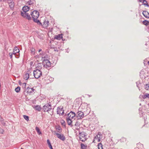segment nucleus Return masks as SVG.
<instances>
[{"label": "nucleus", "mask_w": 149, "mask_h": 149, "mask_svg": "<svg viewBox=\"0 0 149 149\" xmlns=\"http://www.w3.org/2000/svg\"><path fill=\"white\" fill-rule=\"evenodd\" d=\"M0 1L5 2V0H0Z\"/></svg>", "instance_id": "nucleus-46"}, {"label": "nucleus", "mask_w": 149, "mask_h": 149, "mask_svg": "<svg viewBox=\"0 0 149 149\" xmlns=\"http://www.w3.org/2000/svg\"><path fill=\"white\" fill-rule=\"evenodd\" d=\"M86 135V133L84 132L79 133V137L80 140L82 142L85 141L87 139Z\"/></svg>", "instance_id": "nucleus-3"}, {"label": "nucleus", "mask_w": 149, "mask_h": 149, "mask_svg": "<svg viewBox=\"0 0 149 149\" xmlns=\"http://www.w3.org/2000/svg\"><path fill=\"white\" fill-rule=\"evenodd\" d=\"M42 49H39V50H38V52H40L41 51H42Z\"/></svg>", "instance_id": "nucleus-45"}, {"label": "nucleus", "mask_w": 149, "mask_h": 149, "mask_svg": "<svg viewBox=\"0 0 149 149\" xmlns=\"http://www.w3.org/2000/svg\"><path fill=\"white\" fill-rule=\"evenodd\" d=\"M84 116V114L83 112L80 111H79L77 112L76 117L78 118V119L82 118Z\"/></svg>", "instance_id": "nucleus-8"}, {"label": "nucleus", "mask_w": 149, "mask_h": 149, "mask_svg": "<svg viewBox=\"0 0 149 149\" xmlns=\"http://www.w3.org/2000/svg\"><path fill=\"white\" fill-rule=\"evenodd\" d=\"M4 132V131L3 129H1L0 130V133L1 134H3Z\"/></svg>", "instance_id": "nucleus-41"}, {"label": "nucleus", "mask_w": 149, "mask_h": 149, "mask_svg": "<svg viewBox=\"0 0 149 149\" xmlns=\"http://www.w3.org/2000/svg\"><path fill=\"white\" fill-rule=\"evenodd\" d=\"M134 149H139L138 148H135Z\"/></svg>", "instance_id": "nucleus-48"}, {"label": "nucleus", "mask_w": 149, "mask_h": 149, "mask_svg": "<svg viewBox=\"0 0 149 149\" xmlns=\"http://www.w3.org/2000/svg\"><path fill=\"white\" fill-rule=\"evenodd\" d=\"M148 65H149V61H148Z\"/></svg>", "instance_id": "nucleus-49"}, {"label": "nucleus", "mask_w": 149, "mask_h": 149, "mask_svg": "<svg viewBox=\"0 0 149 149\" xmlns=\"http://www.w3.org/2000/svg\"><path fill=\"white\" fill-rule=\"evenodd\" d=\"M61 125L63 126H65V123L64 120H62L61 121Z\"/></svg>", "instance_id": "nucleus-35"}, {"label": "nucleus", "mask_w": 149, "mask_h": 149, "mask_svg": "<svg viewBox=\"0 0 149 149\" xmlns=\"http://www.w3.org/2000/svg\"><path fill=\"white\" fill-rule=\"evenodd\" d=\"M13 54V53H10L9 54V55L10 57L11 58H12Z\"/></svg>", "instance_id": "nucleus-39"}, {"label": "nucleus", "mask_w": 149, "mask_h": 149, "mask_svg": "<svg viewBox=\"0 0 149 149\" xmlns=\"http://www.w3.org/2000/svg\"><path fill=\"white\" fill-rule=\"evenodd\" d=\"M24 118L26 120L28 121L29 120V117L26 115H23Z\"/></svg>", "instance_id": "nucleus-34"}, {"label": "nucleus", "mask_w": 149, "mask_h": 149, "mask_svg": "<svg viewBox=\"0 0 149 149\" xmlns=\"http://www.w3.org/2000/svg\"><path fill=\"white\" fill-rule=\"evenodd\" d=\"M100 134L101 133L100 132H98V134L96 136L95 138V139H98V142H99L100 141V139H101V138L100 137Z\"/></svg>", "instance_id": "nucleus-19"}, {"label": "nucleus", "mask_w": 149, "mask_h": 149, "mask_svg": "<svg viewBox=\"0 0 149 149\" xmlns=\"http://www.w3.org/2000/svg\"><path fill=\"white\" fill-rule=\"evenodd\" d=\"M83 106H84L87 107V105L86 103H82L81 104V107L82 108V109H83V108H82L83 107H82Z\"/></svg>", "instance_id": "nucleus-37"}, {"label": "nucleus", "mask_w": 149, "mask_h": 149, "mask_svg": "<svg viewBox=\"0 0 149 149\" xmlns=\"http://www.w3.org/2000/svg\"><path fill=\"white\" fill-rule=\"evenodd\" d=\"M42 109L45 112L50 111L52 109L51 104H46L43 107Z\"/></svg>", "instance_id": "nucleus-5"}, {"label": "nucleus", "mask_w": 149, "mask_h": 149, "mask_svg": "<svg viewBox=\"0 0 149 149\" xmlns=\"http://www.w3.org/2000/svg\"><path fill=\"white\" fill-rule=\"evenodd\" d=\"M54 80V79L52 78H51V79H50V81H53Z\"/></svg>", "instance_id": "nucleus-43"}, {"label": "nucleus", "mask_w": 149, "mask_h": 149, "mask_svg": "<svg viewBox=\"0 0 149 149\" xmlns=\"http://www.w3.org/2000/svg\"><path fill=\"white\" fill-rule=\"evenodd\" d=\"M34 108L36 110L39 111H40L42 109L40 106L39 105H37L35 106Z\"/></svg>", "instance_id": "nucleus-21"}, {"label": "nucleus", "mask_w": 149, "mask_h": 149, "mask_svg": "<svg viewBox=\"0 0 149 149\" xmlns=\"http://www.w3.org/2000/svg\"><path fill=\"white\" fill-rule=\"evenodd\" d=\"M31 15L34 22L38 23H39L40 24H41L39 20L37 19L39 16V13L38 11L36 10H34L31 13Z\"/></svg>", "instance_id": "nucleus-2"}, {"label": "nucleus", "mask_w": 149, "mask_h": 149, "mask_svg": "<svg viewBox=\"0 0 149 149\" xmlns=\"http://www.w3.org/2000/svg\"><path fill=\"white\" fill-rule=\"evenodd\" d=\"M142 97L144 99H145L146 98H148L149 99V94L146 93L144 95H143L142 96Z\"/></svg>", "instance_id": "nucleus-20"}, {"label": "nucleus", "mask_w": 149, "mask_h": 149, "mask_svg": "<svg viewBox=\"0 0 149 149\" xmlns=\"http://www.w3.org/2000/svg\"><path fill=\"white\" fill-rule=\"evenodd\" d=\"M2 124L3 125H6L5 122L4 121V120L3 121H2L1 122Z\"/></svg>", "instance_id": "nucleus-40"}, {"label": "nucleus", "mask_w": 149, "mask_h": 149, "mask_svg": "<svg viewBox=\"0 0 149 149\" xmlns=\"http://www.w3.org/2000/svg\"><path fill=\"white\" fill-rule=\"evenodd\" d=\"M56 129L57 130L58 132H61L62 129L60 126H56Z\"/></svg>", "instance_id": "nucleus-26"}, {"label": "nucleus", "mask_w": 149, "mask_h": 149, "mask_svg": "<svg viewBox=\"0 0 149 149\" xmlns=\"http://www.w3.org/2000/svg\"><path fill=\"white\" fill-rule=\"evenodd\" d=\"M126 139L125 138L123 137L120 139V141L122 143H125L126 142Z\"/></svg>", "instance_id": "nucleus-28"}, {"label": "nucleus", "mask_w": 149, "mask_h": 149, "mask_svg": "<svg viewBox=\"0 0 149 149\" xmlns=\"http://www.w3.org/2000/svg\"><path fill=\"white\" fill-rule=\"evenodd\" d=\"M81 148L82 149H86L87 148L86 146H85L83 143L81 144Z\"/></svg>", "instance_id": "nucleus-29"}, {"label": "nucleus", "mask_w": 149, "mask_h": 149, "mask_svg": "<svg viewBox=\"0 0 149 149\" xmlns=\"http://www.w3.org/2000/svg\"><path fill=\"white\" fill-rule=\"evenodd\" d=\"M143 24L147 26L149 24V22L147 20H145L143 21Z\"/></svg>", "instance_id": "nucleus-27"}, {"label": "nucleus", "mask_w": 149, "mask_h": 149, "mask_svg": "<svg viewBox=\"0 0 149 149\" xmlns=\"http://www.w3.org/2000/svg\"><path fill=\"white\" fill-rule=\"evenodd\" d=\"M8 3L10 8L13 9L15 6V3L13 0H10L8 2Z\"/></svg>", "instance_id": "nucleus-9"}, {"label": "nucleus", "mask_w": 149, "mask_h": 149, "mask_svg": "<svg viewBox=\"0 0 149 149\" xmlns=\"http://www.w3.org/2000/svg\"><path fill=\"white\" fill-rule=\"evenodd\" d=\"M43 62L45 63H46V65H46L48 67H50L51 66V63L50 61L48 60V59H43Z\"/></svg>", "instance_id": "nucleus-11"}, {"label": "nucleus", "mask_w": 149, "mask_h": 149, "mask_svg": "<svg viewBox=\"0 0 149 149\" xmlns=\"http://www.w3.org/2000/svg\"><path fill=\"white\" fill-rule=\"evenodd\" d=\"M62 109V107L61 108L58 107L57 108V113L59 114L60 115H62L64 113V111Z\"/></svg>", "instance_id": "nucleus-10"}, {"label": "nucleus", "mask_w": 149, "mask_h": 149, "mask_svg": "<svg viewBox=\"0 0 149 149\" xmlns=\"http://www.w3.org/2000/svg\"><path fill=\"white\" fill-rule=\"evenodd\" d=\"M98 149H103L102 145L101 143H100L98 144Z\"/></svg>", "instance_id": "nucleus-30"}, {"label": "nucleus", "mask_w": 149, "mask_h": 149, "mask_svg": "<svg viewBox=\"0 0 149 149\" xmlns=\"http://www.w3.org/2000/svg\"><path fill=\"white\" fill-rule=\"evenodd\" d=\"M49 22L48 21L45 20L43 22V27L44 28H47Z\"/></svg>", "instance_id": "nucleus-14"}, {"label": "nucleus", "mask_w": 149, "mask_h": 149, "mask_svg": "<svg viewBox=\"0 0 149 149\" xmlns=\"http://www.w3.org/2000/svg\"><path fill=\"white\" fill-rule=\"evenodd\" d=\"M31 52L32 54H34L35 52V49L33 48H31Z\"/></svg>", "instance_id": "nucleus-36"}, {"label": "nucleus", "mask_w": 149, "mask_h": 149, "mask_svg": "<svg viewBox=\"0 0 149 149\" xmlns=\"http://www.w3.org/2000/svg\"><path fill=\"white\" fill-rule=\"evenodd\" d=\"M29 10V7L27 6H24L22 8V10L23 12H21V15L24 18H26L30 20L31 19V18L30 15L26 12L28 11Z\"/></svg>", "instance_id": "nucleus-1"}, {"label": "nucleus", "mask_w": 149, "mask_h": 149, "mask_svg": "<svg viewBox=\"0 0 149 149\" xmlns=\"http://www.w3.org/2000/svg\"><path fill=\"white\" fill-rule=\"evenodd\" d=\"M29 78V74L28 73H26L24 76V79L26 80H27Z\"/></svg>", "instance_id": "nucleus-15"}, {"label": "nucleus", "mask_w": 149, "mask_h": 149, "mask_svg": "<svg viewBox=\"0 0 149 149\" xmlns=\"http://www.w3.org/2000/svg\"><path fill=\"white\" fill-rule=\"evenodd\" d=\"M35 2L34 0H30L28 2V3L29 5L33 4Z\"/></svg>", "instance_id": "nucleus-25"}, {"label": "nucleus", "mask_w": 149, "mask_h": 149, "mask_svg": "<svg viewBox=\"0 0 149 149\" xmlns=\"http://www.w3.org/2000/svg\"><path fill=\"white\" fill-rule=\"evenodd\" d=\"M43 54V53H40V55H42Z\"/></svg>", "instance_id": "nucleus-47"}, {"label": "nucleus", "mask_w": 149, "mask_h": 149, "mask_svg": "<svg viewBox=\"0 0 149 149\" xmlns=\"http://www.w3.org/2000/svg\"><path fill=\"white\" fill-rule=\"evenodd\" d=\"M47 142L50 148V149H53L52 147L51 144V143L49 139H47Z\"/></svg>", "instance_id": "nucleus-22"}, {"label": "nucleus", "mask_w": 149, "mask_h": 149, "mask_svg": "<svg viewBox=\"0 0 149 149\" xmlns=\"http://www.w3.org/2000/svg\"><path fill=\"white\" fill-rule=\"evenodd\" d=\"M144 88H145L147 90H149V84H146L144 85Z\"/></svg>", "instance_id": "nucleus-31"}, {"label": "nucleus", "mask_w": 149, "mask_h": 149, "mask_svg": "<svg viewBox=\"0 0 149 149\" xmlns=\"http://www.w3.org/2000/svg\"><path fill=\"white\" fill-rule=\"evenodd\" d=\"M136 84H137V87H139L138 86V85H139V84H140V83L139 82V84L138 85V82H136Z\"/></svg>", "instance_id": "nucleus-44"}, {"label": "nucleus", "mask_w": 149, "mask_h": 149, "mask_svg": "<svg viewBox=\"0 0 149 149\" xmlns=\"http://www.w3.org/2000/svg\"><path fill=\"white\" fill-rule=\"evenodd\" d=\"M48 56L47 55H45L44 57H42V60L43 61V59H48Z\"/></svg>", "instance_id": "nucleus-33"}, {"label": "nucleus", "mask_w": 149, "mask_h": 149, "mask_svg": "<svg viewBox=\"0 0 149 149\" xmlns=\"http://www.w3.org/2000/svg\"><path fill=\"white\" fill-rule=\"evenodd\" d=\"M54 134L57 135V136L58 138L61 139L62 141H64L65 140V137L63 134H58V133L56 132H55Z\"/></svg>", "instance_id": "nucleus-7"}, {"label": "nucleus", "mask_w": 149, "mask_h": 149, "mask_svg": "<svg viewBox=\"0 0 149 149\" xmlns=\"http://www.w3.org/2000/svg\"><path fill=\"white\" fill-rule=\"evenodd\" d=\"M62 38V34H58L55 36V38L57 40H60Z\"/></svg>", "instance_id": "nucleus-16"}, {"label": "nucleus", "mask_w": 149, "mask_h": 149, "mask_svg": "<svg viewBox=\"0 0 149 149\" xmlns=\"http://www.w3.org/2000/svg\"><path fill=\"white\" fill-rule=\"evenodd\" d=\"M142 3L143 4L144 6H146L148 7L149 6V5L147 3V2L146 0H143V1H142Z\"/></svg>", "instance_id": "nucleus-23"}, {"label": "nucleus", "mask_w": 149, "mask_h": 149, "mask_svg": "<svg viewBox=\"0 0 149 149\" xmlns=\"http://www.w3.org/2000/svg\"><path fill=\"white\" fill-rule=\"evenodd\" d=\"M20 89V87L19 86H18L15 89V91L17 93H18Z\"/></svg>", "instance_id": "nucleus-32"}, {"label": "nucleus", "mask_w": 149, "mask_h": 149, "mask_svg": "<svg viewBox=\"0 0 149 149\" xmlns=\"http://www.w3.org/2000/svg\"><path fill=\"white\" fill-rule=\"evenodd\" d=\"M3 119L0 116V121L1 122L3 121Z\"/></svg>", "instance_id": "nucleus-42"}, {"label": "nucleus", "mask_w": 149, "mask_h": 149, "mask_svg": "<svg viewBox=\"0 0 149 149\" xmlns=\"http://www.w3.org/2000/svg\"><path fill=\"white\" fill-rule=\"evenodd\" d=\"M21 149H24L23 148H21Z\"/></svg>", "instance_id": "nucleus-50"}, {"label": "nucleus", "mask_w": 149, "mask_h": 149, "mask_svg": "<svg viewBox=\"0 0 149 149\" xmlns=\"http://www.w3.org/2000/svg\"><path fill=\"white\" fill-rule=\"evenodd\" d=\"M26 83H24L22 84V87L25 88L26 87Z\"/></svg>", "instance_id": "nucleus-38"}, {"label": "nucleus", "mask_w": 149, "mask_h": 149, "mask_svg": "<svg viewBox=\"0 0 149 149\" xmlns=\"http://www.w3.org/2000/svg\"><path fill=\"white\" fill-rule=\"evenodd\" d=\"M67 117V118L74 120L75 119L74 118L76 117V114L74 112L71 111L68 114Z\"/></svg>", "instance_id": "nucleus-6"}, {"label": "nucleus", "mask_w": 149, "mask_h": 149, "mask_svg": "<svg viewBox=\"0 0 149 149\" xmlns=\"http://www.w3.org/2000/svg\"><path fill=\"white\" fill-rule=\"evenodd\" d=\"M33 75L36 79L39 78L42 75V72L40 70L36 69L33 71Z\"/></svg>", "instance_id": "nucleus-4"}, {"label": "nucleus", "mask_w": 149, "mask_h": 149, "mask_svg": "<svg viewBox=\"0 0 149 149\" xmlns=\"http://www.w3.org/2000/svg\"><path fill=\"white\" fill-rule=\"evenodd\" d=\"M27 89H28V90L27 91V92L28 93H31L32 92H33L35 90V89L33 88H31L29 87H27Z\"/></svg>", "instance_id": "nucleus-17"}, {"label": "nucleus", "mask_w": 149, "mask_h": 149, "mask_svg": "<svg viewBox=\"0 0 149 149\" xmlns=\"http://www.w3.org/2000/svg\"><path fill=\"white\" fill-rule=\"evenodd\" d=\"M142 14L146 18H149V13H148V12L147 11H143Z\"/></svg>", "instance_id": "nucleus-12"}, {"label": "nucleus", "mask_w": 149, "mask_h": 149, "mask_svg": "<svg viewBox=\"0 0 149 149\" xmlns=\"http://www.w3.org/2000/svg\"><path fill=\"white\" fill-rule=\"evenodd\" d=\"M19 52V49L17 47H15L13 49V54L15 55L16 53Z\"/></svg>", "instance_id": "nucleus-13"}, {"label": "nucleus", "mask_w": 149, "mask_h": 149, "mask_svg": "<svg viewBox=\"0 0 149 149\" xmlns=\"http://www.w3.org/2000/svg\"><path fill=\"white\" fill-rule=\"evenodd\" d=\"M72 119H71L67 118V123L68 125H71V123L72 121Z\"/></svg>", "instance_id": "nucleus-18"}, {"label": "nucleus", "mask_w": 149, "mask_h": 149, "mask_svg": "<svg viewBox=\"0 0 149 149\" xmlns=\"http://www.w3.org/2000/svg\"><path fill=\"white\" fill-rule=\"evenodd\" d=\"M36 130L38 134L40 135L41 134V132H40V129L38 127H36Z\"/></svg>", "instance_id": "nucleus-24"}]
</instances>
